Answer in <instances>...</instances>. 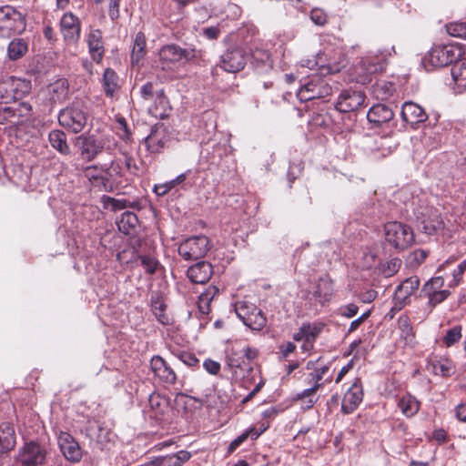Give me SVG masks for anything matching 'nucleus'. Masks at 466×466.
Returning a JSON list of instances; mask_svg holds the SVG:
<instances>
[{
  "instance_id": "obj_1",
  "label": "nucleus",
  "mask_w": 466,
  "mask_h": 466,
  "mask_svg": "<svg viewBox=\"0 0 466 466\" xmlns=\"http://www.w3.org/2000/svg\"><path fill=\"white\" fill-rule=\"evenodd\" d=\"M394 52V47L390 49L379 50L375 56H368L362 58L353 69L355 81L361 85L370 83L372 76L382 72L387 65V59Z\"/></svg>"
},
{
  "instance_id": "obj_2",
  "label": "nucleus",
  "mask_w": 466,
  "mask_h": 466,
  "mask_svg": "<svg viewBox=\"0 0 466 466\" xmlns=\"http://www.w3.org/2000/svg\"><path fill=\"white\" fill-rule=\"evenodd\" d=\"M57 119L67 132L79 134L86 127L89 115L83 102L75 101L58 112Z\"/></svg>"
},
{
  "instance_id": "obj_3",
  "label": "nucleus",
  "mask_w": 466,
  "mask_h": 466,
  "mask_svg": "<svg viewBox=\"0 0 466 466\" xmlns=\"http://www.w3.org/2000/svg\"><path fill=\"white\" fill-rule=\"evenodd\" d=\"M462 55V49L458 46L434 45L423 57L422 63H429L432 67H444L456 64Z\"/></svg>"
},
{
  "instance_id": "obj_4",
  "label": "nucleus",
  "mask_w": 466,
  "mask_h": 466,
  "mask_svg": "<svg viewBox=\"0 0 466 466\" xmlns=\"http://www.w3.org/2000/svg\"><path fill=\"white\" fill-rule=\"evenodd\" d=\"M26 27L24 15L10 5L0 7V37L22 34Z\"/></svg>"
},
{
  "instance_id": "obj_5",
  "label": "nucleus",
  "mask_w": 466,
  "mask_h": 466,
  "mask_svg": "<svg viewBox=\"0 0 466 466\" xmlns=\"http://www.w3.org/2000/svg\"><path fill=\"white\" fill-rule=\"evenodd\" d=\"M386 242L397 250L409 248L414 241L410 227L398 221L388 222L384 226Z\"/></svg>"
},
{
  "instance_id": "obj_6",
  "label": "nucleus",
  "mask_w": 466,
  "mask_h": 466,
  "mask_svg": "<svg viewBox=\"0 0 466 466\" xmlns=\"http://www.w3.org/2000/svg\"><path fill=\"white\" fill-rule=\"evenodd\" d=\"M235 312L245 326L252 330H261L267 325L263 311L248 301H238L234 305Z\"/></svg>"
},
{
  "instance_id": "obj_7",
  "label": "nucleus",
  "mask_w": 466,
  "mask_h": 466,
  "mask_svg": "<svg viewBox=\"0 0 466 466\" xmlns=\"http://www.w3.org/2000/svg\"><path fill=\"white\" fill-rule=\"evenodd\" d=\"M211 248L209 238L205 235L190 237L182 241L177 248L185 260H197L204 258Z\"/></svg>"
},
{
  "instance_id": "obj_8",
  "label": "nucleus",
  "mask_w": 466,
  "mask_h": 466,
  "mask_svg": "<svg viewBox=\"0 0 466 466\" xmlns=\"http://www.w3.org/2000/svg\"><path fill=\"white\" fill-rule=\"evenodd\" d=\"M248 57V53L243 47L232 46L220 56L218 66L228 73H237L245 67Z\"/></svg>"
},
{
  "instance_id": "obj_9",
  "label": "nucleus",
  "mask_w": 466,
  "mask_h": 466,
  "mask_svg": "<svg viewBox=\"0 0 466 466\" xmlns=\"http://www.w3.org/2000/svg\"><path fill=\"white\" fill-rule=\"evenodd\" d=\"M332 88L325 79L312 76L299 90L297 96L302 102L322 98L331 94Z\"/></svg>"
},
{
  "instance_id": "obj_10",
  "label": "nucleus",
  "mask_w": 466,
  "mask_h": 466,
  "mask_svg": "<svg viewBox=\"0 0 466 466\" xmlns=\"http://www.w3.org/2000/svg\"><path fill=\"white\" fill-rule=\"evenodd\" d=\"M417 221L427 235H433L444 228V222L438 209L428 207L418 211Z\"/></svg>"
},
{
  "instance_id": "obj_11",
  "label": "nucleus",
  "mask_w": 466,
  "mask_h": 466,
  "mask_svg": "<svg viewBox=\"0 0 466 466\" xmlns=\"http://www.w3.org/2000/svg\"><path fill=\"white\" fill-rule=\"evenodd\" d=\"M82 158L86 161H93L103 150L104 142L94 135L78 136L76 138Z\"/></svg>"
},
{
  "instance_id": "obj_12",
  "label": "nucleus",
  "mask_w": 466,
  "mask_h": 466,
  "mask_svg": "<svg viewBox=\"0 0 466 466\" xmlns=\"http://www.w3.org/2000/svg\"><path fill=\"white\" fill-rule=\"evenodd\" d=\"M159 60L162 63V68L165 69L166 66L177 63H188L190 58V52L187 48H183L177 44H169L162 46L159 50Z\"/></svg>"
},
{
  "instance_id": "obj_13",
  "label": "nucleus",
  "mask_w": 466,
  "mask_h": 466,
  "mask_svg": "<svg viewBox=\"0 0 466 466\" xmlns=\"http://www.w3.org/2000/svg\"><path fill=\"white\" fill-rule=\"evenodd\" d=\"M365 101V95L362 91L346 89L343 90L336 103V108L339 112L348 113L358 110Z\"/></svg>"
},
{
  "instance_id": "obj_14",
  "label": "nucleus",
  "mask_w": 466,
  "mask_h": 466,
  "mask_svg": "<svg viewBox=\"0 0 466 466\" xmlns=\"http://www.w3.org/2000/svg\"><path fill=\"white\" fill-rule=\"evenodd\" d=\"M46 458V450L33 441L25 443L19 454V461L23 466H42Z\"/></svg>"
},
{
  "instance_id": "obj_15",
  "label": "nucleus",
  "mask_w": 466,
  "mask_h": 466,
  "mask_svg": "<svg viewBox=\"0 0 466 466\" xmlns=\"http://www.w3.org/2000/svg\"><path fill=\"white\" fill-rule=\"evenodd\" d=\"M363 400V389L361 380L356 378L351 386L345 392L342 403L341 411L344 414L352 413L361 403Z\"/></svg>"
},
{
  "instance_id": "obj_16",
  "label": "nucleus",
  "mask_w": 466,
  "mask_h": 466,
  "mask_svg": "<svg viewBox=\"0 0 466 466\" xmlns=\"http://www.w3.org/2000/svg\"><path fill=\"white\" fill-rule=\"evenodd\" d=\"M60 27L66 42L75 44L80 37V23L77 16L72 13L65 14L60 21Z\"/></svg>"
},
{
  "instance_id": "obj_17",
  "label": "nucleus",
  "mask_w": 466,
  "mask_h": 466,
  "mask_svg": "<svg viewBox=\"0 0 466 466\" xmlns=\"http://www.w3.org/2000/svg\"><path fill=\"white\" fill-rule=\"evenodd\" d=\"M401 118L404 122L410 124L412 127L425 122L428 115L420 105L408 101L402 105L400 111Z\"/></svg>"
},
{
  "instance_id": "obj_18",
  "label": "nucleus",
  "mask_w": 466,
  "mask_h": 466,
  "mask_svg": "<svg viewBox=\"0 0 466 466\" xmlns=\"http://www.w3.org/2000/svg\"><path fill=\"white\" fill-rule=\"evenodd\" d=\"M168 141V136L163 126H155L144 139L147 149L152 154L162 152Z\"/></svg>"
},
{
  "instance_id": "obj_19",
  "label": "nucleus",
  "mask_w": 466,
  "mask_h": 466,
  "mask_svg": "<svg viewBox=\"0 0 466 466\" xmlns=\"http://www.w3.org/2000/svg\"><path fill=\"white\" fill-rule=\"evenodd\" d=\"M420 279L417 276H411L400 284L394 292V300L396 306L401 309L410 297L419 289Z\"/></svg>"
},
{
  "instance_id": "obj_20",
  "label": "nucleus",
  "mask_w": 466,
  "mask_h": 466,
  "mask_svg": "<svg viewBox=\"0 0 466 466\" xmlns=\"http://www.w3.org/2000/svg\"><path fill=\"white\" fill-rule=\"evenodd\" d=\"M213 275V267L208 261H199L187 268V276L192 283L205 284Z\"/></svg>"
},
{
  "instance_id": "obj_21",
  "label": "nucleus",
  "mask_w": 466,
  "mask_h": 466,
  "mask_svg": "<svg viewBox=\"0 0 466 466\" xmlns=\"http://www.w3.org/2000/svg\"><path fill=\"white\" fill-rule=\"evenodd\" d=\"M59 446L64 456L71 461H79L82 458V451L78 443L71 435L65 433L59 438Z\"/></svg>"
},
{
  "instance_id": "obj_22",
  "label": "nucleus",
  "mask_w": 466,
  "mask_h": 466,
  "mask_svg": "<svg viewBox=\"0 0 466 466\" xmlns=\"http://www.w3.org/2000/svg\"><path fill=\"white\" fill-rule=\"evenodd\" d=\"M393 116V110L384 104L374 105L367 114L369 122L373 123L377 127L389 122Z\"/></svg>"
},
{
  "instance_id": "obj_23",
  "label": "nucleus",
  "mask_w": 466,
  "mask_h": 466,
  "mask_svg": "<svg viewBox=\"0 0 466 466\" xmlns=\"http://www.w3.org/2000/svg\"><path fill=\"white\" fill-rule=\"evenodd\" d=\"M86 41L92 59L96 63H100L105 52L102 32L99 29H91Z\"/></svg>"
},
{
  "instance_id": "obj_24",
  "label": "nucleus",
  "mask_w": 466,
  "mask_h": 466,
  "mask_svg": "<svg viewBox=\"0 0 466 466\" xmlns=\"http://www.w3.org/2000/svg\"><path fill=\"white\" fill-rule=\"evenodd\" d=\"M334 293L333 281L328 277L319 279L312 293L313 298L321 304L330 301Z\"/></svg>"
},
{
  "instance_id": "obj_25",
  "label": "nucleus",
  "mask_w": 466,
  "mask_h": 466,
  "mask_svg": "<svg viewBox=\"0 0 466 466\" xmlns=\"http://www.w3.org/2000/svg\"><path fill=\"white\" fill-rule=\"evenodd\" d=\"M15 446V433L9 422L0 424V455L7 453Z\"/></svg>"
},
{
  "instance_id": "obj_26",
  "label": "nucleus",
  "mask_w": 466,
  "mask_h": 466,
  "mask_svg": "<svg viewBox=\"0 0 466 466\" xmlns=\"http://www.w3.org/2000/svg\"><path fill=\"white\" fill-rule=\"evenodd\" d=\"M252 66L259 74L268 73L273 67L270 54L263 49H256L252 54Z\"/></svg>"
},
{
  "instance_id": "obj_27",
  "label": "nucleus",
  "mask_w": 466,
  "mask_h": 466,
  "mask_svg": "<svg viewBox=\"0 0 466 466\" xmlns=\"http://www.w3.org/2000/svg\"><path fill=\"white\" fill-rule=\"evenodd\" d=\"M151 308L157 319L163 325H171L173 319L166 312L167 305L162 297L156 293L151 296Z\"/></svg>"
},
{
  "instance_id": "obj_28",
  "label": "nucleus",
  "mask_w": 466,
  "mask_h": 466,
  "mask_svg": "<svg viewBox=\"0 0 466 466\" xmlns=\"http://www.w3.org/2000/svg\"><path fill=\"white\" fill-rule=\"evenodd\" d=\"M48 140L52 147L61 155L68 156L71 154V149L66 140V135L63 130H51L48 135Z\"/></svg>"
},
{
  "instance_id": "obj_29",
  "label": "nucleus",
  "mask_w": 466,
  "mask_h": 466,
  "mask_svg": "<svg viewBox=\"0 0 466 466\" xmlns=\"http://www.w3.org/2000/svg\"><path fill=\"white\" fill-rule=\"evenodd\" d=\"M7 78L14 102L22 99L30 93L32 85L29 80L15 76H9Z\"/></svg>"
},
{
  "instance_id": "obj_30",
  "label": "nucleus",
  "mask_w": 466,
  "mask_h": 466,
  "mask_svg": "<svg viewBox=\"0 0 466 466\" xmlns=\"http://www.w3.org/2000/svg\"><path fill=\"white\" fill-rule=\"evenodd\" d=\"M102 86L105 95L107 97H114L115 94L120 88L119 77L112 68H106L102 77Z\"/></svg>"
},
{
  "instance_id": "obj_31",
  "label": "nucleus",
  "mask_w": 466,
  "mask_h": 466,
  "mask_svg": "<svg viewBox=\"0 0 466 466\" xmlns=\"http://www.w3.org/2000/svg\"><path fill=\"white\" fill-rule=\"evenodd\" d=\"M49 100L53 105L65 102L68 98V85L60 79L48 86Z\"/></svg>"
},
{
  "instance_id": "obj_32",
  "label": "nucleus",
  "mask_w": 466,
  "mask_h": 466,
  "mask_svg": "<svg viewBox=\"0 0 466 466\" xmlns=\"http://www.w3.org/2000/svg\"><path fill=\"white\" fill-rule=\"evenodd\" d=\"M170 110L168 99L165 95L163 88L156 91V97L154 105L149 108V112L155 116L161 119L167 116V112Z\"/></svg>"
},
{
  "instance_id": "obj_33",
  "label": "nucleus",
  "mask_w": 466,
  "mask_h": 466,
  "mask_svg": "<svg viewBox=\"0 0 466 466\" xmlns=\"http://www.w3.org/2000/svg\"><path fill=\"white\" fill-rule=\"evenodd\" d=\"M147 54V37L141 31L137 32L135 39L133 49L131 53V63L132 65H138L141 59Z\"/></svg>"
},
{
  "instance_id": "obj_34",
  "label": "nucleus",
  "mask_w": 466,
  "mask_h": 466,
  "mask_svg": "<svg viewBox=\"0 0 466 466\" xmlns=\"http://www.w3.org/2000/svg\"><path fill=\"white\" fill-rule=\"evenodd\" d=\"M452 79L459 92L466 90V59H459L451 69Z\"/></svg>"
},
{
  "instance_id": "obj_35",
  "label": "nucleus",
  "mask_w": 466,
  "mask_h": 466,
  "mask_svg": "<svg viewBox=\"0 0 466 466\" xmlns=\"http://www.w3.org/2000/svg\"><path fill=\"white\" fill-rule=\"evenodd\" d=\"M116 225L120 232L129 235L138 225V218L134 212L125 211L121 214L120 218L116 220Z\"/></svg>"
},
{
  "instance_id": "obj_36",
  "label": "nucleus",
  "mask_w": 466,
  "mask_h": 466,
  "mask_svg": "<svg viewBox=\"0 0 466 466\" xmlns=\"http://www.w3.org/2000/svg\"><path fill=\"white\" fill-rule=\"evenodd\" d=\"M28 51V43L24 38H14L7 46V56L15 61L22 58Z\"/></svg>"
},
{
  "instance_id": "obj_37",
  "label": "nucleus",
  "mask_w": 466,
  "mask_h": 466,
  "mask_svg": "<svg viewBox=\"0 0 466 466\" xmlns=\"http://www.w3.org/2000/svg\"><path fill=\"white\" fill-rule=\"evenodd\" d=\"M398 407L406 417H412L419 411L420 402L410 394H405L400 399Z\"/></svg>"
},
{
  "instance_id": "obj_38",
  "label": "nucleus",
  "mask_w": 466,
  "mask_h": 466,
  "mask_svg": "<svg viewBox=\"0 0 466 466\" xmlns=\"http://www.w3.org/2000/svg\"><path fill=\"white\" fill-rule=\"evenodd\" d=\"M191 457L190 452L187 451H179L177 453L159 457L158 461L160 466H182V464L187 461Z\"/></svg>"
},
{
  "instance_id": "obj_39",
  "label": "nucleus",
  "mask_w": 466,
  "mask_h": 466,
  "mask_svg": "<svg viewBox=\"0 0 466 466\" xmlns=\"http://www.w3.org/2000/svg\"><path fill=\"white\" fill-rule=\"evenodd\" d=\"M116 135L118 137L128 144L132 142V132L127 125L126 118L122 116H116Z\"/></svg>"
},
{
  "instance_id": "obj_40",
  "label": "nucleus",
  "mask_w": 466,
  "mask_h": 466,
  "mask_svg": "<svg viewBox=\"0 0 466 466\" xmlns=\"http://www.w3.org/2000/svg\"><path fill=\"white\" fill-rule=\"evenodd\" d=\"M401 263V259L393 258L385 262H381L379 266V270L384 277L390 278L400 270Z\"/></svg>"
},
{
  "instance_id": "obj_41",
  "label": "nucleus",
  "mask_w": 466,
  "mask_h": 466,
  "mask_svg": "<svg viewBox=\"0 0 466 466\" xmlns=\"http://www.w3.org/2000/svg\"><path fill=\"white\" fill-rule=\"evenodd\" d=\"M227 364L231 370L240 369L242 370L250 369L249 363L247 362L242 356V353L237 352L236 350H232L227 356Z\"/></svg>"
},
{
  "instance_id": "obj_42",
  "label": "nucleus",
  "mask_w": 466,
  "mask_h": 466,
  "mask_svg": "<svg viewBox=\"0 0 466 466\" xmlns=\"http://www.w3.org/2000/svg\"><path fill=\"white\" fill-rule=\"evenodd\" d=\"M444 286V279L442 277H434L428 280L420 290V297H426L434 292H440Z\"/></svg>"
},
{
  "instance_id": "obj_43",
  "label": "nucleus",
  "mask_w": 466,
  "mask_h": 466,
  "mask_svg": "<svg viewBox=\"0 0 466 466\" xmlns=\"http://www.w3.org/2000/svg\"><path fill=\"white\" fill-rule=\"evenodd\" d=\"M186 178H187V174L182 173V174L178 175L176 178H174L168 182H166V183L160 184V185H156L154 187V191L158 196H164L168 191H170L172 188H174L176 186L183 183L186 180Z\"/></svg>"
},
{
  "instance_id": "obj_44",
  "label": "nucleus",
  "mask_w": 466,
  "mask_h": 466,
  "mask_svg": "<svg viewBox=\"0 0 466 466\" xmlns=\"http://www.w3.org/2000/svg\"><path fill=\"white\" fill-rule=\"evenodd\" d=\"M9 112H13L16 120L22 121L23 124L31 116L32 106L27 102H21L18 105L14 106V109H10Z\"/></svg>"
},
{
  "instance_id": "obj_45",
  "label": "nucleus",
  "mask_w": 466,
  "mask_h": 466,
  "mask_svg": "<svg viewBox=\"0 0 466 466\" xmlns=\"http://www.w3.org/2000/svg\"><path fill=\"white\" fill-rule=\"evenodd\" d=\"M399 327L401 332V337L404 338L406 342H412L414 339L413 329L410 324V319L407 316H400L399 318Z\"/></svg>"
},
{
  "instance_id": "obj_46",
  "label": "nucleus",
  "mask_w": 466,
  "mask_h": 466,
  "mask_svg": "<svg viewBox=\"0 0 466 466\" xmlns=\"http://www.w3.org/2000/svg\"><path fill=\"white\" fill-rule=\"evenodd\" d=\"M107 204L111 206V208L114 211L122 210L127 208H139V203L137 201L131 202L127 199H116L110 197H107Z\"/></svg>"
},
{
  "instance_id": "obj_47",
  "label": "nucleus",
  "mask_w": 466,
  "mask_h": 466,
  "mask_svg": "<svg viewBox=\"0 0 466 466\" xmlns=\"http://www.w3.org/2000/svg\"><path fill=\"white\" fill-rule=\"evenodd\" d=\"M305 328L306 342H313L322 330L323 324L321 323H303Z\"/></svg>"
},
{
  "instance_id": "obj_48",
  "label": "nucleus",
  "mask_w": 466,
  "mask_h": 466,
  "mask_svg": "<svg viewBox=\"0 0 466 466\" xmlns=\"http://www.w3.org/2000/svg\"><path fill=\"white\" fill-rule=\"evenodd\" d=\"M446 31L451 36L466 39V23L454 22L446 25Z\"/></svg>"
},
{
  "instance_id": "obj_49",
  "label": "nucleus",
  "mask_w": 466,
  "mask_h": 466,
  "mask_svg": "<svg viewBox=\"0 0 466 466\" xmlns=\"http://www.w3.org/2000/svg\"><path fill=\"white\" fill-rule=\"evenodd\" d=\"M137 258L140 259L141 265L147 274H154L159 266L158 260L150 255H139Z\"/></svg>"
},
{
  "instance_id": "obj_50",
  "label": "nucleus",
  "mask_w": 466,
  "mask_h": 466,
  "mask_svg": "<svg viewBox=\"0 0 466 466\" xmlns=\"http://www.w3.org/2000/svg\"><path fill=\"white\" fill-rule=\"evenodd\" d=\"M461 339V327L454 326L447 330L443 337V342L447 347H451Z\"/></svg>"
},
{
  "instance_id": "obj_51",
  "label": "nucleus",
  "mask_w": 466,
  "mask_h": 466,
  "mask_svg": "<svg viewBox=\"0 0 466 466\" xmlns=\"http://www.w3.org/2000/svg\"><path fill=\"white\" fill-rule=\"evenodd\" d=\"M218 291L217 288H212L208 293L199 296L198 309L202 314H208L209 311V301L212 297Z\"/></svg>"
},
{
  "instance_id": "obj_52",
  "label": "nucleus",
  "mask_w": 466,
  "mask_h": 466,
  "mask_svg": "<svg viewBox=\"0 0 466 466\" xmlns=\"http://www.w3.org/2000/svg\"><path fill=\"white\" fill-rule=\"evenodd\" d=\"M451 292L448 289H443L440 292H434L432 294H430L426 296L425 298L428 299V306L431 309L435 308L437 305L443 302L449 296Z\"/></svg>"
},
{
  "instance_id": "obj_53",
  "label": "nucleus",
  "mask_w": 466,
  "mask_h": 466,
  "mask_svg": "<svg viewBox=\"0 0 466 466\" xmlns=\"http://www.w3.org/2000/svg\"><path fill=\"white\" fill-rule=\"evenodd\" d=\"M14 102L8 78L0 82V104Z\"/></svg>"
},
{
  "instance_id": "obj_54",
  "label": "nucleus",
  "mask_w": 466,
  "mask_h": 466,
  "mask_svg": "<svg viewBox=\"0 0 466 466\" xmlns=\"http://www.w3.org/2000/svg\"><path fill=\"white\" fill-rule=\"evenodd\" d=\"M10 109H14V106H5L0 109V123L7 122L12 126H17L22 124V121L16 120L15 114L9 112Z\"/></svg>"
},
{
  "instance_id": "obj_55",
  "label": "nucleus",
  "mask_w": 466,
  "mask_h": 466,
  "mask_svg": "<svg viewBox=\"0 0 466 466\" xmlns=\"http://www.w3.org/2000/svg\"><path fill=\"white\" fill-rule=\"evenodd\" d=\"M157 376L165 383L174 384L177 381V375L167 363Z\"/></svg>"
},
{
  "instance_id": "obj_56",
  "label": "nucleus",
  "mask_w": 466,
  "mask_h": 466,
  "mask_svg": "<svg viewBox=\"0 0 466 466\" xmlns=\"http://www.w3.org/2000/svg\"><path fill=\"white\" fill-rule=\"evenodd\" d=\"M434 373L442 377H450L453 373V366L450 361H438L433 365Z\"/></svg>"
},
{
  "instance_id": "obj_57",
  "label": "nucleus",
  "mask_w": 466,
  "mask_h": 466,
  "mask_svg": "<svg viewBox=\"0 0 466 466\" xmlns=\"http://www.w3.org/2000/svg\"><path fill=\"white\" fill-rule=\"evenodd\" d=\"M176 357L179 361L188 367H194L198 364V359L192 353L187 351H180L176 354Z\"/></svg>"
},
{
  "instance_id": "obj_58",
  "label": "nucleus",
  "mask_w": 466,
  "mask_h": 466,
  "mask_svg": "<svg viewBox=\"0 0 466 466\" xmlns=\"http://www.w3.org/2000/svg\"><path fill=\"white\" fill-rule=\"evenodd\" d=\"M156 91L154 84L152 82H147L140 87L141 97L145 100L152 99L156 97Z\"/></svg>"
},
{
  "instance_id": "obj_59",
  "label": "nucleus",
  "mask_w": 466,
  "mask_h": 466,
  "mask_svg": "<svg viewBox=\"0 0 466 466\" xmlns=\"http://www.w3.org/2000/svg\"><path fill=\"white\" fill-rule=\"evenodd\" d=\"M311 21L318 25H323L327 22V15L322 9L314 8L310 12Z\"/></svg>"
},
{
  "instance_id": "obj_60",
  "label": "nucleus",
  "mask_w": 466,
  "mask_h": 466,
  "mask_svg": "<svg viewBox=\"0 0 466 466\" xmlns=\"http://www.w3.org/2000/svg\"><path fill=\"white\" fill-rule=\"evenodd\" d=\"M120 1L121 0H109L108 2V16L113 22L116 21L119 18Z\"/></svg>"
},
{
  "instance_id": "obj_61",
  "label": "nucleus",
  "mask_w": 466,
  "mask_h": 466,
  "mask_svg": "<svg viewBox=\"0 0 466 466\" xmlns=\"http://www.w3.org/2000/svg\"><path fill=\"white\" fill-rule=\"evenodd\" d=\"M359 310V307L354 303H350L348 305L342 306L339 309V313L340 316L345 318H352L354 317Z\"/></svg>"
},
{
  "instance_id": "obj_62",
  "label": "nucleus",
  "mask_w": 466,
  "mask_h": 466,
  "mask_svg": "<svg viewBox=\"0 0 466 466\" xmlns=\"http://www.w3.org/2000/svg\"><path fill=\"white\" fill-rule=\"evenodd\" d=\"M328 370L329 367L327 365L315 369V370L309 374L310 380L314 381V384H321L322 386L323 383L320 381Z\"/></svg>"
},
{
  "instance_id": "obj_63",
  "label": "nucleus",
  "mask_w": 466,
  "mask_h": 466,
  "mask_svg": "<svg viewBox=\"0 0 466 466\" xmlns=\"http://www.w3.org/2000/svg\"><path fill=\"white\" fill-rule=\"evenodd\" d=\"M148 402L151 409L156 410H160L161 407L166 405V400L157 393H153L149 396Z\"/></svg>"
},
{
  "instance_id": "obj_64",
  "label": "nucleus",
  "mask_w": 466,
  "mask_h": 466,
  "mask_svg": "<svg viewBox=\"0 0 466 466\" xmlns=\"http://www.w3.org/2000/svg\"><path fill=\"white\" fill-rule=\"evenodd\" d=\"M166 365L167 361L160 356H154L150 360L151 369L156 376Z\"/></svg>"
}]
</instances>
